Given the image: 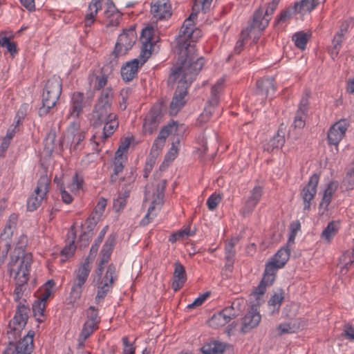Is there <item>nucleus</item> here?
I'll use <instances>...</instances> for the list:
<instances>
[{
  "mask_svg": "<svg viewBox=\"0 0 354 354\" xmlns=\"http://www.w3.org/2000/svg\"><path fill=\"white\" fill-rule=\"evenodd\" d=\"M179 66H174L168 78V83L174 84L178 82L177 88L170 102L169 112L171 115H176L186 103L185 97L187 94V88L195 80L204 65L203 57L198 58L194 64L178 62Z\"/></svg>",
  "mask_w": 354,
  "mask_h": 354,
  "instance_id": "f257e3e1",
  "label": "nucleus"
},
{
  "mask_svg": "<svg viewBox=\"0 0 354 354\" xmlns=\"http://www.w3.org/2000/svg\"><path fill=\"white\" fill-rule=\"evenodd\" d=\"M27 238L21 236L19 241L11 255V260L8 265L10 275L16 280V286L14 290L15 300L21 299L24 291V286L28 280L30 268L32 263L31 253L25 252Z\"/></svg>",
  "mask_w": 354,
  "mask_h": 354,
  "instance_id": "f03ea898",
  "label": "nucleus"
},
{
  "mask_svg": "<svg viewBox=\"0 0 354 354\" xmlns=\"http://www.w3.org/2000/svg\"><path fill=\"white\" fill-rule=\"evenodd\" d=\"M201 7H202V4H196V0H195L192 13L185 20L180 30V35L177 39L178 48V62L194 64L198 58L196 55L195 46L191 44L189 39H192L194 33L199 32L198 30L194 29V20L196 19Z\"/></svg>",
  "mask_w": 354,
  "mask_h": 354,
  "instance_id": "7ed1b4c3",
  "label": "nucleus"
},
{
  "mask_svg": "<svg viewBox=\"0 0 354 354\" xmlns=\"http://www.w3.org/2000/svg\"><path fill=\"white\" fill-rule=\"evenodd\" d=\"M115 243L113 238L109 237L103 245L101 251L100 261L98 268L95 270L97 275L101 277L104 269V265L109 261L113 248ZM118 275L116 267L113 263L109 265L104 276L100 278L97 281V291L95 297L96 304H100L104 301L108 292L112 289L114 281L117 279Z\"/></svg>",
  "mask_w": 354,
  "mask_h": 354,
  "instance_id": "20e7f679",
  "label": "nucleus"
},
{
  "mask_svg": "<svg viewBox=\"0 0 354 354\" xmlns=\"http://www.w3.org/2000/svg\"><path fill=\"white\" fill-rule=\"evenodd\" d=\"M113 91L111 88H104L92 112L91 122L94 127H99L109 118H116L111 112Z\"/></svg>",
  "mask_w": 354,
  "mask_h": 354,
  "instance_id": "39448f33",
  "label": "nucleus"
},
{
  "mask_svg": "<svg viewBox=\"0 0 354 354\" xmlns=\"http://www.w3.org/2000/svg\"><path fill=\"white\" fill-rule=\"evenodd\" d=\"M62 91V82L59 77L53 75L49 78L42 93V106L39 109L40 117L47 115L59 100Z\"/></svg>",
  "mask_w": 354,
  "mask_h": 354,
  "instance_id": "423d86ee",
  "label": "nucleus"
},
{
  "mask_svg": "<svg viewBox=\"0 0 354 354\" xmlns=\"http://www.w3.org/2000/svg\"><path fill=\"white\" fill-rule=\"evenodd\" d=\"M90 272V262L87 258L82 265L74 272L75 278L73 281L69 297L71 302H75L81 298L83 286L86 283Z\"/></svg>",
  "mask_w": 354,
  "mask_h": 354,
  "instance_id": "0eeeda50",
  "label": "nucleus"
},
{
  "mask_svg": "<svg viewBox=\"0 0 354 354\" xmlns=\"http://www.w3.org/2000/svg\"><path fill=\"white\" fill-rule=\"evenodd\" d=\"M50 183V180L46 175L41 176L39 178L34 192L28 199L27 209L28 211L33 212L41 205L49 192Z\"/></svg>",
  "mask_w": 354,
  "mask_h": 354,
  "instance_id": "6e6552de",
  "label": "nucleus"
},
{
  "mask_svg": "<svg viewBox=\"0 0 354 354\" xmlns=\"http://www.w3.org/2000/svg\"><path fill=\"white\" fill-rule=\"evenodd\" d=\"M224 80L220 79L216 84H214L211 89V95L207 101V105L205 107L203 112L199 115L197 122L199 124H203L209 121L210 119L215 107L219 102V94L223 89V84Z\"/></svg>",
  "mask_w": 354,
  "mask_h": 354,
  "instance_id": "1a4fd4ad",
  "label": "nucleus"
},
{
  "mask_svg": "<svg viewBox=\"0 0 354 354\" xmlns=\"http://www.w3.org/2000/svg\"><path fill=\"white\" fill-rule=\"evenodd\" d=\"M137 38L134 26H131L129 29L123 30L115 44L113 55L117 58L120 55H125L131 49L136 42Z\"/></svg>",
  "mask_w": 354,
  "mask_h": 354,
  "instance_id": "9d476101",
  "label": "nucleus"
},
{
  "mask_svg": "<svg viewBox=\"0 0 354 354\" xmlns=\"http://www.w3.org/2000/svg\"><path fill=\"white\" fill-rule=\"evenodd\" d=\"M29 309L25 306H21L18 308L13 319L9 323L10 331H8V335H14V339H17L16 335H20V333L25 327L28 316Z\"/></svg>",
  "mask_w": 354,
  "mask_h": 354,
  "instance_id": "9b49d317",
  "label": "nucleus"
},
{
  "mask_svg": "<svg viewBox=\"0 0 354 354\" xmlns=\"http://www.w3.org/2000/svg\"><path fill=\"white\" fill-rule=\"evenodd\" d=\"M162 114L161 104H154L145 118L143 123L144 131L149 134L152 133L156 130L162 120Z\"/></svg>",
  "mask_w": 354,
  "mask_h": 354,
  "instance_id": "f8f14e48",
  "label": "nucleus"
},
{
  "mask_svg": "<svg viewBox=\"0 0 354 354\" xmlns=\"http://www.w3.org/2000/svg\"><path fill=\"white\" fill-rule=\"evenodd\" d=\"M139 58L127 62L122 66L120 73L124 82H128L133 80L137 76L138 69L147 62L149 57L139 56Z\"/></svg>",
  "mask_w": 354,
  "mask_h": 354,
  "instance_id": "ddd939ff",
  "label": "nucleus"
},
{
  "mask_svg": "<svg viewBox=\"0 0 354 354\" xmlns=\"http://www.w3.org/2000/svg\"><path fill=\"white\" fill-rule=\"evenodd\" d=\"M319 178V176L317 174L312 175L307 185L301 191L300 196L304 202V211H308L310 208L311 201L317 193Z\"/></svg>",
  "mask_w": 354,
  "mask_h": 354,
  "instance_id": "4468645a",
  "label": "nucleus"
},
{
  "mask_svg": "<svg viewBox=\"0 0 354 354\" xmlns=\"http://www.w3.org/2000/svg\"><path fill=\"white\" fill-rule=\"evenodd\" d=\"M167 180H160L156 186L155 192L153 193V199L151 203V206L149 207L148 212L145 216L144 218L141 221V223L143 225H146L149 223V214L156 207H160L165 201V190L166 188Z\"/></svg>",
  "mask_w": 354,
  "mask_h": 354,
  "instance_id": "2eb2a0df",
  "label": "nucleus"
},
{
  "mask_svg": "<svg viewBox=\"0 0 354 354\" xmlns=\"http://www.w3.org/2000/svg\"><path fill=\"white\" fill-rule=\"evenodd\" d=\"M155 32L156 30L152 26H147L142 29L140 36L142 47L140 57H150L153 45L156 42L154 40Z\"/></svg>",
  "mask_w": 354,
  "mask_h": 354,
  "instance_id": "dca6fc26",
  "label": "nucleus"
},
{
  "mask_svg": "<svg viewBox=\"0 0 354 354\" xmlns=\"http://www.w3.org/2000/svg\"><path fill=\"white\" fill-rule=\"evenodd\" d=\"M261 316L254 306H252L248 313L243 317L241 333L245 334L259 326Z\"/></svg>",
  "mask_w": 354,
  "mask_h": 354,
  "instance_id": "f3484780",
  "label": "nucleus"
},
{
  "mask_svg": "<svg viewBox=\"0 0 354 354\" xmlns=\"http://www.w3.org/2000/svg\"><path fill=\"white\" fill-rule=\"evenodd\" d=\"M151 13L157 20L167 19L171 16V6L169 0H156L151 3Z\"/></svg>",
  "mask_w": 354,
  "mask_h": 354,
  "instance_id": "a211bd4d",
  "label": "nucleus"
},
{
  "mask_svg": "<svg viewBox=\"0 0 354 354\" xmlns=\"http://www.w3.org/2000/svg\"><path fill=\"white\" fill-rule=\"evenodd\" d=\"M348 129V124L346 120H339L335 123L328 132V142L329 145L337 147L339 142L344 137Z\"/></svg>",
  "mask_w": 354,
  "mask_h": 354,
  "instance_id": "6ab92c4d",
  "label": "nucleus"
},
{
  "mask_svg": "<svg viewBox=\"0 0 354 354\" xmlns=\"http://www.w3.org/2000/svg\"><path fill=\"white\" fill-rule=\"evenodd\" d=\"M263 194V187L261 185H255L250 192V196L246 199L244 206L241 209L243 215L252 213L261 199Z\"/></svg>",
  "mask_w": 354,
  "mask_h": 354,
  "instance_id": "aec40b11",
  "label": "nucleus"
},
{
  "mask_svg": "<svg viewBox=\"0 0 354 354\" xmlns=\"http://www.w3.org/2000/svg\"><path fill=\"white\" fill-rule=\"evenodd\" d=\"M55 281L51 279L45 283L44 291L41 300L36 301L32 305V311L35 317L44 316L46 307V301L52 294V288L55 286Z\"/></svg>",
  "mask_w": 354,
  "mask_h": 354,
  "instance_id": "412c9836",
  "label": "nucleus"
},
{
  "mask_svg": "<svg viewBox=\"0 0 354 354\" xmlns=\"http://www.w3.org/2000/svg\"><path fill=\"white\" fill-rule=\"evenodd\" d=\"M174 266L171 287L175 292H177L186 282L187 274L185 267L178 261L174 263Z\"/></svg>",
  "mask_w": 354,
  "mask_h": 354,
  "instance_id": "4be33fe9",
  "label": "nucleus"
},
{
  "mask_svg": "<svg viewBox=\"0 0 354 354\" xmlns=\"http://www.w3.org/2000/svg\"><path fill=\"white\" fill-rule=\"evenodd\" d=\"M103 124L104 125L102 131L96 132L91 138V141L97 139L101 142H104L106 140L114 133V131L118 127V122L117 121V118H109L105 122H104Z\"/></svg>",
  "mask_w": 354,
  "mask_h": 354,
  "instance_id": "5701e85b",
  "label": "nucleus"
},
{
  "mask_svg": "<svg viewBox=\"0 0 354 354\" xmlns=\"http://www.w3.org/2000/svg\"><path fill=\"white\" fill-rule=\"evenodd\" d=\"M273 77H267L259 80L257 83L256 93L261 96L262 99L272 95L275 90Z\"/></svg>",
  "mask_w": 354,
  "mask_h": 354,
  "instance_id": "b1692460",
  "label": "nucleus"
},
{
  "mask_svg": "<svg viewBox=\"0 0 354 354\" xmlns=\"http://www.w3.org/2000/svg\"><path fill=\"white\" fill-rule=\"evenodd\" d=\"M270 18H267L263 15V9L259 8L253 15L252 21L251 24L247 27L245 30L250 33L252 29L257 28L263 30L268 26Z\"/></svg>",
  "mask_w": 354,
  "mask_h": 354,
  "instance_id": "393cba45",
  "label": "nucleus"
},
{
  "mask_svg": "<svg viewBox=\"0 0 354 354\" xmlns=\"http://www.w3.org/2000/svg\"><path fill=\"white\" fill-rule=\"evenodd\" d=\"M290 254V250L288 248V246L282 248L271 257L270 260L267 263L272 264V267L277 270L283 268L288 261Z\"/></svg>",
  "mask_w": 354,
  "mask_h": 354,
  "instance_id": "a878e982",
  "label": "nucleus"
},
{
  "mask_svg": "<svg viewBox=\"0 0 354 354\" xmlns=\"http://www.w3.org/2000/svg\"><path fill=\"white\" fill-rule=\"evenodd\" d=\"M33 349L32 335L31 336L24 337L22 339L18 342L15 346V351L8 349L5 354H30Z\"/></svg>",
  "mask_w": 354,
  "mask_h": 354,
  "instance_id": "bb28decb",
  "label": "nucleus"
},
{
  "mask_svg": "<svg viewBox=\"0 0 354 354\" xmlns=\"http://www.w3.org/2000/svg\"><path fill=\"white\" fill-rule=\"evenodd\" d=\"M71 110L69 115L77 118L84 106V94L82 92L73 93L71 97Z\"/></svg>",
  "mask_w": 354,
  "mask_h": 354,
  "instance_id": "cd10ccee",
  "label": "nucleus"
},
{
  "mask_svg": "<svg viewBox=\"0 0 354 354\" xmlns=\"http://www.w3.org/2000/svg\"><path fill=\"white\" fill-rule=\"evenodd\" d=\"M185 131V127L183 124H179L176 122H172L171 123L168 124L166 126H164L158 136H157L159 138H162L165 142L166 138L170 135L174 134L173 138H176L178 135H183V133Z\"/></svg>",
  "mask_w": 354,
  "mask_h": 354,
  "instance_id": "c85d7f7f",
  "label": "nucleus"
},
{
  "mask_svg": "<svg viewBox=\"0 0 354 354\" xmlns=\"http://www.w3.org/2000/svg\"><path fill=\"white\" fill-rule=\"evenodd\" d=\"M326 0H301L295 2L292 9L297 13L310 12L319 4L324 3Z\"/></svg>",
  "mask_w": 354,
  "mask_h": 354,
  "instance_id": "c756f323",
  "label": "nucleus"
},
{
  "mask_svg": "<svg viewBox=\"0 0 354 354\" xmlns=\"http://www.w3.org/2000/svg\"><path fill=\"white\" fill-rule=\"evenodd\" d=\"M284 143V134L280 129H279L277 134L264 145L263 149L265 151L272 152L275 149L282 147Z\"/></svg>",
  "mask_w": 354,
  "mask_h": 354,
  "instance_id": "7c9ffc66",
  "label": "nucleus"
},
{
  "mask_svg": "<svg viewBox=\"0 0 354 354\" xmlns=\"http://www.w3.org/2000/svg\"><path fill=\"white\" fill-rule=\"evenodd\" d=\"M102 5L99 1L92 0L88 8V13L85 16L84 26H91L95 21V16L97 12L101 9Z\"/></svg>",
  "mask_w": 354,
  "mask_h": 354,
  "instance_id": "2f4dec72",
  "label": "nucleus"
},
{
  "mask_svg": "<svg viewBox=\"0 0 354 354\" xmlns=\"http://www.w3.org/2000/svg\"><path fill=\"white\" fill-rule=\"evenodd\" d=\"M225 344L218 341H212L205 344L201 348L203 354H222Z\"/></svg>",
  "mask_w": 354,
  "mask_h": 354,
  "instance_id": "473e14b6",
  "label": "nucleus"
},
{
  "mask_svg": "<svg viewBox=\"0 0 354 354\" xmlns=\"http://www.w3.org/2000/svg\"><path fill=\"white\" fill-rule=\"evenodd\" d=\"M127 158L124 156L115 155L113 172L111 175L110 182L114 183L117 181L118 175L122 172Z\"/></svg>",
  "mask_w": 354,
  "mask_h": 354,
  "instance_id": "72a5a7b5",
  "label": "nucleus"
},
{
  "mask_svg": "<svg viewBox=\"0 0 354 354\" xmlns=\"http://www.w3.org/2000/svg\"><path fill=\"white\" fill-rule=\"evenodd\" d=\"M98 326H95L94 324H89L85 322L83 325L81 333L78 337V346L83 348L84 346V342L87 338H88L94 331L97 330Z\"/></svg>",
  "mask_w": 354,
  "mask_h": 354,
  "instance_id": "f704fd0d",
  "label": "nucleus"
},
{
  "mask_svg": "<svg viewBox=\"0 0 354 354\" xmlns=\"http://www.w3.org/2000/svg\"><path fill=\"white\" fill-rule=\"evenodd\" d=\"M238 242V239L236 238L231 239L225 246V254L226 259V266H232L234 261V257L236 254V250L234 249V246Z\"/></svg>",
  "mask_w": 354,
  "mask_h": 354,
  "instance_id": "c9c22d12",
  "label": "nucleus"
},
{
  "mask_svg": "<svg viewBox=\"0 0 354 354\" xmlns=\"http://www.w3.org/2000/svg\"><path fill=\"white\" fill-rule=\"evenodd\" d=\"M339 227V221H333L329 222L326 227L322 231L321 237L328 242H330L333 237L337 233Z\"/></svg>",
  "mask_w": 354,
  "mask_h": 354,
  "instance_id": "e433bc0d",
  "label": "nucleus"
},
{
  "mask_svg": "<svg viewBox=\"0 0 354 354\" xmlns=\"http://www.w3.org/2000/svg\"><path fill=\"white\" fill-rule=\"evenodd\" d=\"M68 239H71L69 241V244L66 245L62 250L61 253L62 255L66 257H71L73 254L76 246L75 245V239L76 236L74 225H72L68 232Z\"/></svg>",
  "mask_w": 354,
  "mask_h": 354,
  "instance_id": "4c0bfd02",
  "label": "nucleus"
},
{
  "mask_svg": "<svg viewBox=\"0 0 354 354\" xmlns=\"http://www.w3.org/2000/svg\"><path fill=\"white\" fill-rule=\"evenodd\" d=\"M272 264L266 263L261 283L267 286H271L276 278L277 269L274 268Z\"/></svg>",
  "mask_w": 354,
  "mask_h": 354,
  "instance_id": "58836bf2",
  "label": "nucleus"
},
{
  "mask_svg": "<svg viewBox=\"0 0 354 354\" xmlns=\"http://www.w3.org/2000/svg\"><path fill=\"white\" fill-rule=\"evenodd\" d=\"M339 261L344 263L341 267L340 272L346 274L354 262V248L351 251H346L340 258Z\"/></svg>",
  "mask_w": 354,
  "mask_h": 354,
  "instance_id": "ea45409f",
  "label": "nucleus"
},
{
  "mask_svg": "<svg viewBox=\"0 0 354 354\" xmlns=\"http://www.w3.org/2000/svg\"><path fill=\"white\" fill-rule=\"evenodd\" d=\"M344 39H342L339 35H335L332 40V45L329 48V53L333 59H335L339 55L342 48V44Z\"/></svg>",
  "mask_w": 354,
  "mask_h": 354,
  "instance_id": "a19ab883",
  "label": "nucleus"
},
{
  "mask_svg": "<svg viewBox=\"0 0 354 354\" xmlns=\"http://www.w3.org/2000/svg\"><path fill=\"white\" fill-rule=\"evenodd\" d=\"M18 220V216L16 214H12L9 216L6 225L3 230L2 235L6 236V238H9L13 233V230L16 227Z\"/></svg>",
  "mask_w": 354,
  "mask_h": 354,
  "instance_id": "79ce46f5",
  "label": "nucleus"
},
{
  "mask_svg": "<svg viewBox=\"0 0 354 354\" xmlns=\"http://www.w3.org/2000/svg\"><path fill=\"white\" fill-rule=\"evenodd\" d=\"M183 135H178L177 137L173 138L171 147L169 149L168 153L165 156L166 160H173L175 159L176 156L178 152V145L182 138Z\"/></svg>",
  "mask_w": 354,
  "mask_h": 354,
  "instance_id": "37998d69",
  "label": "nucleus"
},
{
  "mask_svg": "<svg viewBox=\"0 0 354 354\" xmlns=\"http://www.w3.org/2000/svg\"><path fill=\"white\" fill-rule=\"evenodd\" d=\"M86 317L87 320L86 322L94 324L95 326H99V324L100 322V317L98 315V309L95 306H90L86 310Z\"/></svg>",
  "mask_w": 354,
  "mask_h": 354,
  "instance_id": "c03bdc74",
  "label": "nucleus"
},
{
  "mask_svg": "<svg viewBox=\"0 0 354 354\" xmlns=\"http://www.w3.org/2000/svg\"><path fill=\"white\" fill-rule=\"evenodd\" d=\"M229 319L225 318L221 311L214 314L209 320V324L214 327L223 326L227 324Z\"/></svg>",
  "mask_w": 354,
  "mask_h": 354,
  "instance_id": "a18cd8bd",
  "label": "nucleus"
},
{
  "mask_svg": "<svg viewBox=\"0 0 354 354\" xmlns=\"http://www.w3.org/2000/svg\"><path fill=\"white\" fill-rule=\"evenodd\" d=\"M295 46L301 50H304L308 41L307 35L302 32H296L292 36Z\"/></svg>",
  "mask_w": 354,
  "mask_h": 354,
  "instance_id": "49530a36",
  "label": "nucleus"
},
{
  "mask_svg": "<svg viewBox=\"0 0 354 354\" xmlns=\"http://www.w3.org/2000/svg\"><path fill=\"white\" fill-rule=\"evenodd\" d=\"M133 88L131 87H127L122 88L120 93V106L122 110H125L128 103L129 97L133 94Z\"/></svg>",
  "mask_w": 354,
  "mask_h": 354,
  "instance_id": "de8ad7c7",
  "label": "nucleus"
},
{
  "mask_svg": "<svg viewBox=\"0 0 354 354\" xmlns=\"http://www.w3.org/2000/svg\"><path fill=\"white\" fill-rule=\"evenodd\" d=\"M238 306L239 303L237 301H234L230 306H228L221 310L222 313L224 315L225 318L229 319L230 322L232 319H234L239 315V313L237 310H235V306Z\"/></svg>",
  "mask_w": 354,
  "mask_h": 354,
  "instance_id": "09e8293b",
  "label": "nucleus"
},
{
  "mask_svg": "<svg viewBox=\"0 0 354 354\" xmlns=\"http://www.w3.org/2000/svg\"><path fill=\"white\" fill-rule=\"evenodd\" d=\"M108 19L106 26H117L121 19V13L116 9L115 12H110L109 14H104Z\"/></svg>",
  "mask_w": 354,
  "mask_h": 354,
  "instance_id": "8fccbe9b",
  "label": "nucleus"
},
{
  "mask_svg": "<svg viewBox=\"0 0 354 354\" xmlns=\"http://www.w3.org/2000/svg\"><path fill=\"white\" fill-rule=\"evenodd\" d=\"M306 115L307 113H305L304 112L297 111L293 121V126L295 128L301 129L304 127L306 124Z\"/></svg>",
  "mask_w": 354,
  "mask_h": 354,
  "instance_id": "3c124183",
  "label": "nucleus"
},
{
  "mask_svg": "<svg viewBox=\"0 0 354 354\" xmlns=\"http://www.w3.org/2000/svg\"><path fill=\"white\" fill-rule=\"evenodd\" d=\"M84 180L77 173L73 176L71 183L68 188L73 192L79 191L83 185Z\"/></svg>",
  "mask_w": 354,
  "mask_h": 354,
  "instance_id": "603ef678",
  "label": "nucleus"
},
{
  "mask_svg": "<svg viewBox=\"0 0 354 354\" xmlns=\"http://www.w3.org/2000/svg\"><path fill=\"white\" fill-rule=\"evenodd\" d=\"M249 36V32H248V30H243L241 32L240 38L236 41V44L234 46V53L236 54H239L243 48L245 41L248 39Z\"/></svg>",
  "mask_w": 354,
  "mask_h": 354,
  "instance_id": "864d4df0",
  "label": "nucleus"
},
{
  "mask_svg": "<svg viewBox=\"0 0 354 354\" xmlns=\"http://www.w3.org/2000/svg\"><path fill=\"white\" fill-rule=\"evenodd\" d=\"M99 220V217H96L93 214H91L85 222V225L86 226V230L84 231V232H89V234L91 233V234L93 235V230L95 227Z\"/></svg>",
  "mask_w": 354,
  "mask_h": 354,
  "instance_id": "5fc2aeb1",
  "label": "nucleus"
},
{
  "mask_svg": "<svg viewBox=\"0 0 354 354\" xmlns=\"http://www.w3.org/2000/svg\"><path fill=\"white\" fill-rule=\"evenodd\" d=\"M55 138V131L54 130H50L46 135L45 139V149L49 151H52L54 149Z\"/></svg>",
  "mask_w": 354,
  "mask_h": 354,
  "instance_id": "6e6d98bb",
  "label": "nucleus"
},
{
  "mask_svg": "<svg viewBox=\"0 0 354 354\" xmlns=\"http://www.w3.org/2000/svg\"><path fill=\"white\" fill-rule=\"evenodd\" d=\"M108 228V226H105L102 230L100 232V234L97 237V239L95 241V243L92 245L91 248V250H90V254H95L97 253V250H98V248L100 245V243H102L104 237V235L106 232V230Z\"/></svg>",
  "mask_w": 354,
  "mask_h": 354,
  "instance_id": "4d7b16f0",
  "label": "nucleus"
},
{
  "mask_svg": "<svg viewBox=\"0 0 354 354\" xmlns=\"http://www.w3.org/2000/svg\"><path fill=\"white\" fill-rule=\"evenodd\" d=\"M106 206V200L104 198H101L98 203H97L93 212L91 213V214H93L96 217H99L100 218L101 216L102 215L105 207Z\"/></svg>",
  "mask_w": 354,
  "mask_h": 354,
  "instance_id": "13d9d810",
  "label": "nucleus"
},
{
  "mask_svg": "<svg viewBox=\"0 0 354 354\" xmlns=\"http://www.w3.org/2000/svg\"><path fill=\"white\" fill-rule=\"evenodd\" d=\"M221 201V196L219 194H212L207 200V205L209 210H214Z\"/></svg>",
  "mask_w": 354,
  "mask_h": 354,
  "instance_id": "bf43d9fd",
  "label": "nucleus"
},
{
  "mask_svg": "<svg viewBox=\"0 0 354 354\" xmlns=\"http://www.w3.org/2000/svg\"><path fill=\"white\" fill-rule=\"evenodd\" d=\"M297 12H294L292 8H289L286 10L281 12V13L276 18V24H281L285 22L288 19H289L293 13H296Z\"/></svg>",
  "mask_w": 354,
  "mask_h": 354,
  "instance_id": "052dcab7",
  "label": "nucleus"
},
{
  "mask_svg": "<svg viewBox=\"0 0 354 354\" xmlns=\"http://www.w3.org/2000/svg\"><path fill=\"white\" fill-rule=\"evenodd\" d=\"M283 290L282 289H279V292L274 293L270 299L268 301L269 305L273 306L278 305V306H279L283 299Z\"/></svg>",
  "mask_w": 354,
  "mask_h": 354,
  "instance_id": "680f3d73",
  "label": "nucleus"
},
{
  "mask_svg": "<svg viewBox=\"0 0 354 354\" xmlns=\"http://www.w3.org/2000/svg\"><path fill=\"white\" fill-rule=\"evenodd\" d=\"M136 179V170L131 167L129 172H127L123 178L120 179V181H125L128 186H131Z\"/></svg>",
  "mask_w": 354,
  "mask_h": 354,
  "instance_id": "e2e57ef3",
  "label": "nucleus"
},
{
  "mask_svg": "<svg viewBox=\"0 0 354 354\" xmlns=\"http://www.w3.org/2000/svg\"><path fill=\"white\" fill-rule=\"evenodd\" d=\"M209 296V292H205V293L200 295L192 304H189L187 306V308H190V309H193V308H195L202 305L203 303L207 299V297Z\"/></svg>",
  "mask_w": 354,
  "mask_h": 354,
  "instance_id": "0e129e2a",
  "label": "nucleus"
},
{
  "mask_svg": "<svg viewBox=\"0 0 354 354\" xmlns=\"http://www.w3.org/2000/svg\"><path fill=\"white\" fill-rule=\"evenodd\" d=\"M85 138V132L82 131L79 134H75V136L71 137V142L74 145H73V150H78L80 149V145L81 142Z\"/></svg>",
  "mask_w": 354,
  "mask_h": 354,
  "instance_id": "69168bd1",
  "label": "nucleus"
},
{
  "mask_svg": "<svg viewBox=\"0 0 354 354\" xmlns=\"http://www.w3.org/2000/svg\"><path fill=\"white\" fill-rule=\"evenodd\" d=\"M279 0H272V2L269 3L266 10H263V15L267 18L271 19V15L273 14L274 11L277 8L279 4Z\"/></svg>",
  "mask_w": 354,
  "mask_h": 354,
  "instance_id": "338daca9",
  "label": "nucleus"
},
{
  "mask_svg": "<svg viewBox=\"0 0 354 354\" xmlns=\"http://www.w3.org/2000/svg\"><path fill=\"white\" fill-rule=\"evenodd\" d=\"M122 343L124 344L123 354H134L135 348L132 344L129 343V339L127 337L122 338Z\"/></svg>",
  "mask_w": 354,
  "mask_h": 354,
  "instance_id": "774afa93",
  "label": "nucleus"
}]
</instances>
